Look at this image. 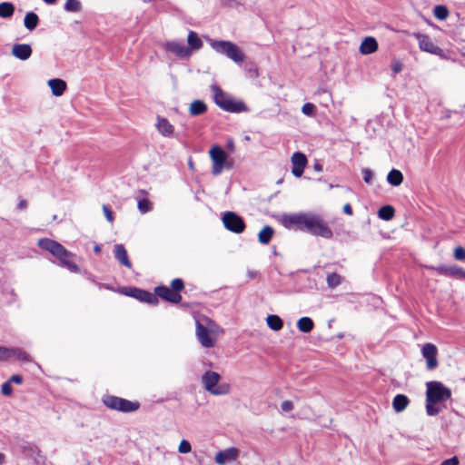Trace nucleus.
<instances>
[{
  "label": "nucleus",
  "mask_w": 465,
  "mask_h": 465,
  "mask_svg": "<svg viewBox=\"0 0 465 465\" xmlns=\"http://www.w3.org/2000/svg\"><path fill=\"white\" fill-rule=\"evenodd\" d=\"M281 223L288 230L306 232L326 240L333 237V232L329 223L322 214L314 212L284 213L282 216Z\"/></svg>",
  "instance_id": "obj_1"
},
{
  "label": "nucleus",
  "mask_w": 465,
  "mask_h": 465,
  "mask_svg": "<svg viewBox=\"0 0 465 465\" xmlns=\"http://www.w3.org/2000/svg\"><path fill=\"white\" fill-rule=\"evenodd\" d=\"M426 387V413L428 416H436L441 411L437 404L450 400L451 390L437 381H428Z\"/></svg>",
  "instance_id": "obj_2"
},
{
  "label": "nucleus",
  "mask_w": 465,
  "mask_h": 465,
  "mask_svg": "<svg viewBox=\"0 0 465 465\" xmlns=\"http://www.w3.org/2000/svg\"><path fill=\"white\" fill-rule=\"evenodd\" d=\"M38 246L55 256L60 263L71 272H77L80 271L79 267L72 262L73 253L58 242L49 238H42L38 241Z\"/></svg>",
  "instance_id": "obj_3"
},
{
  "label": "nucleus",
  "mask_w": 465,
  "mask_h": 465,
  "mask_svg": "<svg viewBox=\"0 0 465 465\" xmlns=\"http://www.w3.org/2000/svg\"><path fill=\"white\" fill-rule=\"evenodd\" d=\"M210 89L213 93L215 104L223 111L234 114L250 111L243 101L235 100L231 94L223 92L219 85L212 84Z\"/></svg>",
  "instance_id": "obj_4"
},
{
  "label": "nucleus",
  "mask_w": 465,
  "mask_h": 465,
  "mask_svg": "<svg viewBox=\"0 0 465 465\" xmlns=\"http://www.w3.org/2000/svg\"><path fill=\"white\" fill-rule=\"evenodd\" d=\"M211 46L217 53L226 55L236 64H240L245 59L243 51L231 41L214 40L211 42Z\"/></svg>",
  "instance_id": "obj_5"
},
{
  "label": "nucleus",
  "mask_w": 465,
  "mask_h": 465,
  "mask_svg": "<svg viewBox=\"0 0 465 465\" xmlns=\"http://www.w3.org/2000/svg\"><path fill=\"white\" fill-rule=\"evenodd\" d=\"M221 375L213 371H206L202 376V383L204 389L213 395H226L230 392L228 383H219Z\"/></svg>",
  "instance_id": "obj_6"
},
{
  "label": "nucleus",
  "mask_w": 465,
  "mask_h": 465,
  "mask_svg": "<svg viewBox=\"0 0 465 465\" xmlns=\"http://www.w3.org/2000/svg\"><path fill=\"white\" fill-rule=\"evenodd\" d=\"M103 403L111 410L124 413L136 411L140 408L138 401H131L114 395H104L103 397Z\"/></svg>",
  "instance_id": "obj_7"
},
{
  "label": "nucleus",
  "mask_w": 465,
  "mask_h": 465,
  "mask_svg": "<svg viewBox=\"0 0 465 465\" xmlns=\"http://www.w3.org/2000/svg\"><path fill=\"white\" fill-rule=\"evenodd\" d=\"M210 157L213 162L212 173L219 175L226 165L227 153L222 147L215 145L210 150Z\"/></svg>",
  "instance_id": "obj_8"
},
{
  "label": "nucleus",
  "mask_w": 465,
  "mask_h": 465,
  "mask_svg": "<svg viewBox=\"0 0 465 465\" xmlns=\"http://www.w3.org/2000/svg\"><path fill=\"white\" fill-rule=\"evenodd\" d=\"M224 227L234 233H241L245 229L243 219L233 212H227L223 216Z\"/></svg>",
  "instance_id": "obj_9"
},
{
  "label": "nucleus",
  "mask_w": 465,
  "mask_h": 465,
  "mask_svg": "<svg viewBox=\"0 0 465 465\" xmlns=\"http://www.w3.org/2000/svg\"><path fill=\"white\" fill-rule=\"evenodd\" d=\"M124 293L133 297L140 302H146L151 305H157L159 302L158 298L151 292L139 289L136 287H129L125 290Z\"/></svg>",
  "instance_id": "obj_10"
},
{
  "label": "nucleus",
  "mask_w": 465,
  "mask_h": 465,
  "mask_svg": "<svg viewBox=\"0 0 465 465\" xmlns=\"http://www.w3.org/2000/svg\"><path fill=\"white\" fill-rule=\"evenodd\" d=\"M421 354L423 358L426 360V367L429 371H432L438 367V349L432 343H425L421 349Z\"/></svg>",
  "instance_id": "obj_11"
},
{
  "label": "nucleus",
  "mask_w": 465,
  "mask_h": 465,
  "mask_svg": "<svg viewBox=\"0 0 465 465\" xmlns=\"http://www.w3.org/2000/svg\"><path fill=\"white\" fill-rule=\"evenodd\" d=\"M416 38L418 39L420 50L439 56L443 55V50L440 46L436 45L430 40L429 35L417 34Z\"/></svg>",
  "instance_id": "obj_12"
},
{
  "label": "nucleus",
  "mask_w": 465,
  "mask_h": 465,
  "mask_svg": "<svg viewBox=\"0 0 465 465\" xmlns=\"http://www.w3.org/2000/svg\"><path fill=\"white\" fill-rule=\"evenodd\" d=\"M153 293L155 294L157 298H161L172 303H179L182 301V295L180 293H176L172 289L164 285L155 287L154 292Z\"/></svg>",
  "instance_id": "obj_13"
},
{
  "label": "nucleus",
  "mask_w": 465,
  "mask_h": 465,
  "mask_svg": "<svg viewBox=\"0 0 465 465\" xmlns=\"http://www.w3.org/2000/svg\"><path fill=\"white\" fill-rule=\"evenodd\" d=\"M308 161L304 153L297 152L292 156V173L295 177H301Z\"/></svg>",
  "instance_id": "obj_14"
},
{
  "label": "nucleus",
  "mask_w": 465,
  "mask_h": 465,
  "mask_svg": "<svg viewBox=\"0 0 465 465\" xmlns=\"http://www.w3.org/2000/svg\"><path fill=\"white\" fill-rule=\"evenodd\" d=\"M164 49L180 58L189 57L191 55V49L177 41L166 42Z\"/></svg>",
  "instance_id": "obj_15"
},
{
  "label": "nucleus",
  "mask_w": 465,
  "mask_h": 465,
  "mask_svg": "<svg viewBox=\"0 0 465 465\" xmlns=\"http://www.w3.org/2000/svg\"><path fill=\"white\" fill-rule=\"evenodd\" d=\"M436 271L442 275L464 279L465 278V270L458 265H440L436 268Z\"/></svg>",
  "instance_id": "obj_16"
},
{
  "label": "nucleus",
  "mask_w": 465,
  "mask_h": 465,
  "mask_svg": "<svg viewBox=\"0 0 465 465\" xmlns=\"http://www.w3.org/2000/svg\"><path fill=\"white\" fill-rule=\"evenodd\" d=\"M196 336L203 347L212 348L214 346V340L211 337L209 330L199 322H196Z\"/></svg>",
  "instance_id": "obj_17"
},
{
  "label": "nucleus",
  "mask_w": 465,
  "mask_h": 465,
  "mask_svg": "<svg viewBox=\"0 0 465 465\" xmlns=\"http://www.w3.org/2000/svg\"><path fill=\"white\" fill-rule=\"evenodd\" d=\"M238 456V450L235 448H230L224 450H220L215 455V461L218 464L223 465L227 462L234 460Z\"/></svg>",
  "instance_id": "obj_18"
},
{
  "label": "nucleus",
  "mask_w": 465,
  "mask_h": 465,
  "mask_svg": "<svg viewBox=\"0 0 465 465\" xmlns=\"http://www.w3.org/2000/svg\"><path fill=\"white\" fill-rule=\"evenodd\" d=\"M12 54L20 60H27L32 55L31 45L27 44H15L13 45Z\"/></svg>",
  "instance_id": "obj_19"
},
{
  "label": "nucleus",
  "mask_w": 465,
  "mask_h": 465,
  "mask_svg": "<svg viewBox=\"0 0 465 465\" xmlns=\"http://www.w3.org/2000/svg\"><path fill=\"white\" fill-rule=\"evenodd\" d=\"M155 126L158 132L164 137L171 136L174 132V127L168 119L160 115L157 116Z\"/></svg>",
  "instance_id": "obj_20"
},
{
  "label": "nucleus",
  "mask_w": 465,
  "mask_h": 465,
  "mask_svg": "<svg viewBox=\"0 0 465 465\" xmlns=\"http://www.w3.org/2000/svg\"><path fill=\"white\" fill-rule=\"evenodd\" d=\"M114 252L115 259L121 264H123L124 266H125L127 268L132 267V262H130V260L128 258L127 251L123 244H120V243L115 244Z\"/></svg>",
  "instance_id": "obj_21"
},
{
  "label": "nucleus",
  "mask_w": 465,
  "mask_h": 465,
  "mask_svg": "<svg viewBox=\"0 0 465 465\" xmlns=\"http://www.w3.org/2000/svg\"><path fill=\"white\" fill-rule=\"evenodd\" d=\"M378 49V42L374 37L368 36L363 39L360 45V52L362 54H371Z\"/></svg>",
  "instance_id": "obj_22"
},
{
  "label": "nucleus",
  "mask_w": 465,
  "mask_h": 465,
  "mask_svg": "<svg viewBox=\"0 0 465 465\" xmlns=\"http://www.w3.org/2000/svg\"><path fill=\"white\" fill-rule=\"evenodd\" d=\"M48 85L54 96H61L66 89V83L59 78L50 79L48 81Z\"/></svg>",
  "instance_id": "obj_23"
},
{
  "label": "nucleus",
  "mask_w": 465,
  "mask_h": 465,
  "mask_svg": "<svg viewBox=\"0 0 465 465\" xmlns=\"http://www.w3.org/2000/svg\"><path fill=\"white\" fill-rule=\"evenodd\" d=\"M410 401L404 394H397L392 401V407L396 412L403 411L409 405Z\"/></svg>",
  "instance_id": "obj_24"
},
{
  "label": "nucleus",
  "mask_w": 465,
  "mask_h": 465,
  "mask_svg": "<svg viewBox=\"0 0 465 465\" xmlns=\"http://www.w3.org/2000/svg\"><path fill=\"white\" fill-rule=\"evenodd\" d=\"M207 111V105L202 100H194L189 108V113L193 116L203 114Z\"/></svg>",
  "instance_id": "obj_25"
},
{
  "label": "nucleus",
  "mask_w": 465,
  "mask_h": 465,
  "mask_svg": "<svg viewBox=\"0 0 465 465\" xmlns=\"http://www.w3.org/2000/svg\"><path fill=\"white\" fill-rule=\"evenodd\" d=\"M39 17L34 12H28L24 18V25L29 31H33L38 25Z\"/></svg>",
  "instance_id": "obj_26"
},
{
  "label": "nucleus",
  "mask_w": 465,
  "mask_h": 465,
  "mask_svg": "<svg viewBox=\"0 0 465 465\" xmlns=\"http://www.w3.org/2000/svg\"><path fill=\"white\" fill-rule=\"evenodd\" d=\"M187 43H188V45L191 49V53L193 51V50H199L202 48L203 46V42L202 40L200 39V37L198 36V35L193 32V31H190L189 34H188V37H187Z\"/></svg>",
  "instance_id": "obj_27"
},
{
  "label": "nucleus",
  "mask_w": 465,
  "mask_h": 465,
  "mask_svg": "<svg viewBox=\"0 0 465 465\" xmlns=\"http://www.w3.org/2000/svg\"><path fill=\"white\" fill-rule=\"evenodd\" d=\"M387 181L392 186H399L403 182V175L401 171L392 169L387 175Z\"/></svg>",
  "instance_id": "obj_28"
},
{
  "label": "nucleus",
  "mask_w": 465,
  "mask_h": 465,
  "mask_svg": "<svg viewBox=\"0 0 465 465\" xmlns=\"http://www.w3.org/2000/svg\"><path fill=\"white\" fill-rule=\"evenodd\" d=\"M274 230L270 225H265L258 234V240L262 244H268L272 240Z\"/></svg>",
  "instance_id": "obj_29"
},
{
  "label": "nucleus",
  "mask_w": 465,
  "mask_h": 465,
  "mask_svg": "<svg viewBox=\"0 0 465 465\" xmlns=\"http://www.w3.org/2000/svg\"><path fill=\"white\" fill-rule=\"evenodd\" d=\"M314 322L310 317H302L297 322V328L300 331L308 333L312 331Z\"/></svg>",
  "instance_id": "obj_30"
},
{
  "label": "nucleus",
  "mask_w": 465,
  "mask_h": 465,
  "mask_svg": "<svg viewBox=\"0 0 465 465\" xmlns=\"http://www.w3.org/2000/svg\"><path fill=\"white\" fill-rule=\"evenodd\" d=\"M267 325L272 331H280L283 327L282 320L275 314H271L266 319Z\"/></svg>",
  "instance_id": "obj_31"
},
{
  "label": "nucleus",
  "mask_w": 465,
  "mask_h": 465,
  "mask_svg": "<svg viewBox=\"0 0 465 465\" xmlns=\"http://www.w3.org/2000/svg\"><path fill=\"white\" fill-rule=\"evenodd\" d=\"M395 210L391 205H384L378 211V216L383 221H390L393 218Z\"/></svg>",
  "instance_id": "obj_32"
},
{
  "label": "nucleus",
  "mask_w": 465,
  "mask_h": 465,
  "mask_svg": "<svg viewBox=\"0 0 465 465\" xmlns=\"http://www.w3.org/2000/svg\"><path fill=\"white\" fill-rule=\"evenodd\" d=\"M15 13V5L10 2H3L0 4V17L10 18Z\"/></svg>",
  "instance_id": "obj_33"
},
{
  "label": "nucleus",
  "mask_w": 465,
  "mask_h": 465,
  "mask_svg": "<svg viewBox=\"0 0 465 465\" xmlns=\"http://www.w3.org/2000/svg\"><path fill=\"white\" fill-rule=\"evenodd\" d=\"M14 356L17 360L23 361H31L32 359L28 353H26L25 351L19 348H12L10 349V358Z\"/></svg>",
  "instance_id": "obj_34"
},
{
  "label": "nucleus",
  "mask_w": 465,
  "mask_h": 465,
  "mask_svg": "<svg viewBox=\"0 0 465 465\" xmlns=\"http://www.w3.org/2000/svg\"><path fill=\"white\" fill-rule=\"evenodd\" d=\"M449 9L446 5H438L433 9V15L434 16L439 20H445L449 16Z\"/></svg>",
  "instance_id": "obj_35"
},
{
  "label": "nucleus",
  "mask_w": 465,
  "mask_h": 465,
  "mask_svg": "<svg viewBox=\"0 0 465 465\" xmlns=\"http://www.w3.org/2000/svg\"><path fill=\"white\" fill-rule=\"evenodd\" d=\"M326 282L330 288H335L341 283V276L336 272L330 273L327 275Z\"/></svg>",
  "instance_id": "obj_36"
},
{
  "label": "nucleus",
  "mask_w": 465,
  "mask_h": 465,
  "mask_svg": "<svg viewBox=\"0 0 465 465\" xmlns=\"http://www.w3.org/2000/svg\"><path fill=\"white\" fill-rule=\"evenodd\" d=\"M82 9V5L79 0H66V3L64 5V10L66 12H80Z\"/></svg>",
  "instance_id": "obj_37"
},
{
  "label": "nucleus",
  "mask_w": 465,
  "mask_h": 465,
  "mask_svg": "<svg viewBox=\"0 0 465 465\" xmlns=\"http://www.w3.org/2000/svg\"><path fill=\"white\" fill-rule=\"evenodd\" d=\"M137 207L142 213H146L153 209L152 203L145 198L138 201Z\"/></svg>",
  "instance_id": "obj_38"
},
{
  "label": "nucleus",
  "mask_w": 465,
  "mask_h": 465,
  "mask_svg": "<svg viewBox=\"0 0 465 465\" xmlns=\"http://www.w3.org/2000/svg\"><path fill=\"white\" fill-rule=\"evenodd\" d=\"M184 288V282L180 278H175L171 282V289L175 292L176 293H179Z\"/></svg>",
  "instance_id": "obj_39"
},
{
  "label": "nucleus",
  "mask_w": 465,
  "mask_h": 465,
  "mask_svg": "<svg viewBox=\"0 0 465 465\" xmlns=\"http://www.w3.org/2000/svg\"><path fill=\"white\" fill-rule=\"evenodd\" d=\"M361 173H362L363 181L368 184L372 183L373 178H374L373 172L369 168H363Z\"/></svg>",
  "instance_id": "obj_40"
},
{
  "label": "nucleus",
  "mask_w": 465,
  "mask_h": 465,
  "mask_svg": "<svg viewBox=\"0 0 465 465\" xmlns=\"http://www.w3.org/2000/svg\"><path fill=\"white\" fill-rule=\"evenodd\" d=\"M315 105L312 103H306L302 107V112L308 116H312L314 114L315 112Z\"/></svg>",
  "instance_id": "obj_41"
},
{
  "label": "nucleus",
  "mask_w": 465,
  "mask_h": 465,
  "mask_svg": "<svg viewBox=\"0 0 465 465\" xmlns=\"http://www.w3.org/2000/svg\"><path fill=\"white\" fill-rule=\"evenodd\" d=\"M191 450H192V447L188 440H183L180 442L179 447H178V451L180 453H183V454L189 453L191 451Z\"/></svg>",
  "instance_id": "obj_42"
},
{
  "label": "nucleus",
  "mask_w": 465,
  "mask_h": 465,
  "mask_svg": "<svg viewBox=\"0 0 465 465\" xmlns=\"http://www.w3.org/2000/svg\"><path fill=\"white\" fill-rule=\"evenodd\" d=\"M1 392L5 396H11L13 393V388L11 383L7 381L4 382L1 386Z\"/></svg>",
  "instance_id": "obj_43"
},
{
  "label": "nucleus",
  "mask_w": 465,
  "mask_h": 465,
  "mask_svg": "<svg viewBox=\"0 0 465 465\" xmlns=\"http://www.w3.org/2000/svg\"><path fill=\"white\" fill-rule=\"evenodd\" d=\"M454 258L458 261L465 260V249L461 246L457 247L454 250Z\"/></svg>",
  "instance_id": "obj_44"
},
{
  "label": "nucleus",
  "mask_w": 465,
  "mask_h": 465,
  "mask_svg": "<svg viewBox=\"0 0 465 465\" xmlns=\"http://www.w3.org/2000/svg\"><path fill=\"white\" fill-rule=\"evenodd\" d=\"M10 359V349L0 346V361H7Z\"/></svg>",
  "instance_id": "obj_45"
},
{
  "label": "nucleus",
  "mask_w": 465,
  "mask_h": 465,
  "mask_svg": "<svg viewBox=\"0 0 465 465\" xmlns=\"http://www.w3.org/2000/svg\"><path fill=\"white\" fill-rule=\"evenodd\" d=\"M103 211H104V213L107 219V221L109 223H113L114 221V215H113V212L112 210L110 209V207L106 204H104L103 205Z\"/></svg>",
  "instance_id": "obj_46"
},
{
  "label": "nucleus",
  "mask_w": 465,
  "mask_h": 465,
  "mask_svg": "<svg viewBox=\"0 0 465 465\" xmlns=\"http://www.w3.org/2000/svg\"><path fill=\"white\" fill-rule=\"evenodd\" d=\"M294 408L293 403L291 401H284L281 405V409L284 412L292 411Z\"/></svg>",
  "instance_id": "obj_47"
},
{
  "label": "nucleus",
  "mask_w": 465,
  "mask_h": 465,
  "mask_svg": "<svg viewBox=\"0 0 465 465\" xmlns=\"http://www.w3.org/2000/svg\"><path fill=\"white\" fill-rule=\"evenodd\" d=\"M402 70V64L401 61L396 60L391 64V71L394 74H399Z\"/></svg>",
  "instance_id": "obj_48"
},
{
  "label": "nucleus",
  "mask_w": 465,
  "mask_h": 465,
  "mask_svg": "<svg viewBox=\"0 0 465 465\" xmlns=\"http://www.w3.org/2000/svg\"><path fill=\"white\" fill-rule=\"evenodd\" d=\"M440 465H459V459L456 456H453L443 460Z\"/></svg>",
  "instance_id": "obj_49"
},
{
  "label": "nucleus",
  "mask_w": 465,
  "mask_h": 465,
  "mask_svg": "<svg viewBox=\"0 0 465 465\" xmlns=\"http://www.w3.org/2000/svg\"><path fill=\"white\" fill-rule=\"evenodd\" d=\"M10 383H16V384H22L23 383V377L19 374H15L11 376V378L8 380Z\"/></svg>",
  "instance_id": "obj_50"
},
{
  "label": "nucleus",
  "mask_w": 465,
  "mask_h": 465,
  "mask_svg": "<svg viewBox=\"0 0 465 465\" xmlns=\"http://www.w3.org/2000/svg\"><path fill=\"white\" fill-rule=\"evenodd\" d=\"M245 69L246 71L250 72V73H253V74L255 76H258V69L257 67L253 64H246L245 65Z\"/></svg>",
  "instance_id": "obj_51"
},
{
  "label": "nucleus",
  "mask_w": 465,
  "mask_h": 465,
  "mask_svg": "<svg viewBox=\"0 0 465 465\" xmlns=\"http://www.w3.org/2000/svg\"><path fill=\"white\" fill-rule=\"evenodd\" d=\"M343 213H346L347 215H352V208L350 203H346L343 206Z\"/></svg>",
  "instance_id": "obj_52"
},
{
  "label": "nucleus",
  "mask_w": 465,
  "mask_h": 465,
  "mask_svg": "<svg viewBox=\"0 0 465 465\" xmlns=\"http://www.w3.org/2000/svg\"><path fill=\"white\" fill-rule=\"evenodd\" d=\"M27 207V202L25 199H21L17 204L19 210H25Z\"/></svg>",
  "instance_id": "obj_53"
},
{
  "label": "nucleus",
  "mask_w": 465,
  "mask_h": 465,
  "mask_svg": "<svg viewBox=\"0 0 465 465\" xmlns=\"http://www.w3.org/2000/svg\"><path fill=\"white\" fill-rule=\"evenodd\" d=\"M313 169L317 172H322V165L319 163H315L314 165H313Z\"/></svg>",
  "instance_id": "obj_54"
},
{
  "label": "nucleus",
  "mask_w": 465,
  "mask_h": 465,
  "mask_svg": "<svg viewBox=\"0 0 465 465\" xmlns=\"http://www.w3.org/2000/svg\"><path fill=\"white\" fill-rule=\"evenodd\" d=\"M232 167V161H228V159L226 160V165L224 166V168H227V169H231Z\"/></svg>",
  "instance_id": "obj_55"
},
{
  "label": "nucleus",
  "mask_w": 465,
  "mask_h": 465,
  "mask_svg": "<svg viewBox=\"0 0 465 465\" xmlns=\"http://www.w3.org/2000/svg\"><path fill=\"white\" fill-rule=\"evenodd\" d=\"M94 252H96V253H100V252H101V251H102V249H101L100 245L96 244V245L94 246Z\"/></svg>",
  "instance_id": "obj_56"
},
{
  "label": "nucleus",
  "mask_w": 465,
  "mask_h": 465,
  "mask_svg": "<svg viewBox=\"0 0 465 465\" xmlns=\"http://www.w3.org/2000/svg\"><path fill=\"white\" fill-rule=\"evenodd\" d=\"M227 146H228V148H230L231 150H233V148H234L233 142H232V140L228 141Z\"/></svg>",
  "instance_id": "obj_57"
},
{
  "label": "nucleus",
  "mask_w": 465,
  "mask_h": 465,
  "mask_svg": "<svg viewBox=\"0 0 465 465\" xmlns=\"http://www.w3.org/2000/svg\"><path fill=\"white\" fill-rule=\"evenodd\" d=\"M47 5H54L57 0H43Z\"/></svg>",
  "instance_id": "obj_58"
},
{
  "label": "nucleus",
  "mask_w": 465,
  "mask_h": 465,
  "mask_svg": "<svg viewBox=\"0 0 465 465\" xmlns=\"http://www.w3.org/2000/svg\"><path fill=\"white\" fill-rule=\"evenodd\" d=\"M5 460V455L3 453H0V463H3Z\"/></svg>",
  "instance_id": "obj_59"
},
{
  "label": "nucleus",
  "mask_w": 465,
  "mask_h": 465,
  "mask_svg": "<svg viewBox=\"0 0 465 465\" xmlns=\"http://www.w3.org/2000/svg\"><path fill=\"white\" fill-rule=\"evenodd\" d=\"M89 279H90L92 282H95V281H94V279H93V278H91V277H89Z\"/></svg>",
  "instance_id": "obj_60"
}]
</instances>
